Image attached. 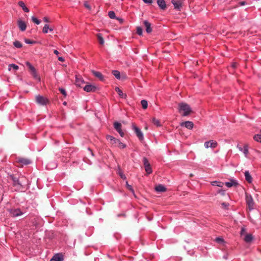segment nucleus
<instances>
[{
  "instance_id": "55",
  "label": "nucleus",
  "mask_w": 261,
  "mask_h": 261,
  "mask_svg": "<svg viewBox=\"0 0 261 261\" xmlns=\"http://www.w3.org/2000/svg\"><path fill=\"white\" fill-rule=\"evenodd\" d=\"M43 20H44V21H45V22H49V19H48L47 17H44V18H43Z\"/></svg>"
},
{
  "instance_id": "8",
  "label": "nucleus",
  "mask_w": 261,
  "mask_h": 261,
  "mask_svg": "<svg viewBox=\"0 0 261 261\" xmlns=\"http://www.w3.org/2000/svg\"><path fill=\"white\" fill-rule=\"evenodd\" d=\"M171 3L173 5L175 9L180 10V8L182 7V0H172Z\"/></svg>"
},
{
  "instance_id": "29",
  "label": "nucleus",
  "mask_w": 261,
  "mask_h": 261,
  "mask_svg": "<svg viewBox=\"0 0 261 261\" xmlns=\"http://www.w3.org/2000/svg\"><path fill=\"white\" fill-rule=\"evenodd\" d=\"M31 74L33 75V76L34 77V78H35V79L38 80V81H40V77L38 75V74H37V72H36V70H34V71H32L31 72Z\"/></svg>"
},
{
  "instance_id": "5",
  "label": "nucleus",
  "mask_w": 261,
  "mask_h": 261,
  "mask_svg": "<svg viewBox=\"0 0 261 261\" xmlns=\"http://www.w3.org/2000/svg\"><path fill=\"white\" fill-rule=\"evenodd\" d=\"M133 129L136 133L137 136L140 141L143 140V134L140 129H139L135 124H133Z\"/></svg>"
},
{
  "instance_id": "39",
  "label": "nucleus",
  "mask_w": 261,
  "mask_h": 261,
  "mask_svg": "<svg viewBox=\"0 0 261 261\" xmlns=\"http://www.w3.org/2000/svg\"><path fill=\"white\" fill-rule=\"evenodd\" d=\"M32 20L33 22L36 23L37 24H39L40 23V20H39L37 18L34 16L32 17Z\"/></svg>"
},
{
  "instance_id": "57",
  "label": "nucleus",
  "mask_w": 261,
  "mask_h": 261,
  "mask_svg": "<svg viewBox=\"0 0 261 261\" xmlns=\"http://www.w3.org/2000/svg\"><path fill=\"white\" fill-rule=\"evenodd\" d=\"M232 66L234 68H236L237 67V64L236 63H233L232 65Z\"/></svg>"
},
{
  "instance_id": "59",
  "label": "nucleus",
  "mask_w": 261,
  "mask_h": 261,
  "mask_svg": "<svg viewBox=\"0 0 261 261\" xmlns=\"http://www.w3.org/2000/svg\"><path fill=\"white\" fill-rule=\"evenodd\" d=\"M238 148L240 150L242 151V148L240 147H239L238 145Z\"/></svg>"
},
{
  "instance_id": "24",
  "label": "nucleus",
  "mask_w": 261,
  "mask_h": 261,
  "mask_svg": "<svg viewBox=\"0 0 261 261\" xmlns=\"http://www.w3.org/2000/svg\"><path fill=\"white\" fill-rule=\"evenodd\" d=\"M11 178L13 181V185L14 186L19 185V186H21V185L20 183L19 179L17 177L12 176H11Z\"/></svg>"
},
{
  "instance_id": "42",
  "label": "nucleus",
  "mask_w": 261,
  "mask_h": 261,
  "mask_svg": "<svg viewBox=\"0 0 261 261\" xmlns=\"http://www.w3.org/2000/svg\"><path fill=\"white\" fill-rule=\"evenodd\" d=\"M118 146L121 148H124L126 147V145L119 141V142L118 144Z\"/></svg>"
},
{
  "instance_id": "52",
  "label": "nucleus",
  "mask_w": 261,
  "mask_h": 261,
  "mask_svg": "<svg viewBox=\"0 0 261 261\" xmlns=\"http://www.w3.org/2000/svg\"><path fill=\"white\" fill-rule=\"evenodd\" d=\"M117 20H119V21L121 23H122L123 22V19L122 18H117Z\"/></svg>"
},
{
  "instance_id": "34",
  "label": "nucleus",
  "mask_w": 261,
  "mask_h": 261,
  "mask_svg": "<svg viewBox=\"0 0 261 261\" xmlns=\"http://www.w3.org/2000/svg\"><path fill=\"white\" fill-rule=\"evenodd\" d=\"M253 139L257 142H261V135H256L254 136Z\"/></svg>"
},
{
  "instance_id": "40",
  "label": "nucleus",
  "mask_w": 261,
  "mask_h": 261,
  "mask_svg": "<svg viewBox=\"0 0 261 261\" xmlns=\"http://www.w3.org/2000/svg\"><path fill=\"white\" fill-rule=\"evenodd\" d=\"M119 142V140L115 138L112 142H111V144L113 145H115V146H118V144Z\"/></svg>"
},
{
  "instance_id": "45",
  "label": "nucleus",
  "mask_w": 261,
  "mask_h": 261,
  "mask_svg": "<svg viewBox=\"0 0 261 261\" xmlns=\"http://www.w3.org/2000/svg\"><path fill=\"white\" fill-rule=\"evenodd\" d=\"M107 140H109L110 141V143H111V142L113 141L115 138L111 136H107Z\"/></svg>"
},
{
  "instance_id": "21",
  "label": "nucleus",
  "mask_w": 261,
  "mask_h": 261,
  "mask_svg": "<svg viewBox=\"0 0 261 261\" xmlns=\"http://www.w3.org/2000/svg\"><path fill=\"white\" fill-rule=\"evenodd\" d=\"M245 179L247 181H248L249 183H251L252 181V178L250 174H249V172L248 171H246L245 172Z\"/></svg>"
},
{
  "instance_id": "62",
  "label": "nucleus",
  "mask_w": 261,
  "mask_h": 261,
  "mask_svg": "<svg viewBox=\"0 0 261 261\" xmlns=\"http://www.w3.org/2000/svg\"><path fill=\"white\" fill-rule=\"evenodd\" d=\"M190 177H193V174H190Z\"/></svg>"
},
{
  "instance_id": "37",
  "label": "nucleus",
  "mask_w": 261,
  "mask_h": 261,
  "mask_svg": "<svg viewBox=\"0 0 261 261\" xmlns=\"http://www.w3.org/2000/svg\"><path fill=\"white\" fill-rule=\"evenodd\" d=\"M48 30H49V25L48 24H45L43 28L42 32H43V33L46 34L48 32Z\"/></svg>"
},
{
  "instance_id": "12",
  "label": "nucleus",
  "mask_w": 261,
  "mask_h": 261,
  "mask_svg": "<svg viewBox=\"0 0 261 261\" xmlns=\"http://www.w3.org/2000/svg\"><path fill=\"white\" fill-rule=\"evenodd\" d=\"M17 24L19 29L21 31H24L26 30L27 25L25 24V22L22 21L21 19H19L17 20Z\"/></svg>"
},
{
  "instance_id": "49",
  "label": "nucleus",
  "mask_w": 261,
  "mask_h": 261,
  "mask_svg": "<svg viewBox=\"0 0 261 261\" xmlns=\"http://www.w3.org/2000/svg\"><path fill=\"white\" fill-rule=\"evenodd\" d=\"M145 3L150 4L152 3V0H142Z\"/></svg>"
},
{
  "instance_id": "51",
  "label": "nucleus",
  "mask_w": 261,
  "mask_h": 261,
  "mask_svg": "<svg viewBox=\"0 0 261 261\" xmlns=\"http://www.w3.org/2000/svg\"><path fill=\"white\" fill-rule=\"evenodd\" d=\"M245 233V229L244 228H242L241 229V236H243L244 233Z\"/></svg>"
},
{
  "instance_id": "58",
  "label": "nucleus",
  "mask_w": 261,
  "mask_h": 261,
  "mask_svg": "<svg viewBox=\"0 0 261 261\" xmlns=\"http://www.w3.org/2000/svg\"><path fill=\"white\" fill-rule=\"evenodd\" d=\"M222 205L225 207L227 206L228 205V204L225 202H223L222 203Z\"/></svg>"
},
{
  "instance_id": "3",
  "label": "nucleus",
  "mask_w": 261,
  "mask_h": 261,
  "mask_svg": "<svg viewBox=\"0 0 261 261\" xmlns=\"http://www.w3.org/2000/svg\"><path fill=\"white\" fill-rule=\"evenodd\" d=\"M143 164L144 166L145 171L147 174H149L152 173V169L148 160L146 158L143 159Z\"/></svg>"
},
{
  "instance_id": "54",
  "label": "nucleus",
  "mask_w": 261,
  "mask_h": 261,
  "mask_svg": "<svg viewBox=\"0 0 261 261\" xmlns=\"http://www.w3.org/2000/svg\"><path fill=\"white\" fill-rule=\"evenodd\" d=\"M239 4L241 6H243L245 4V2H244V1L241 2Z\"/></svg>"
},
{
  "instance_id": "13",
  "label": "nucleus",
  "mask_w": 261,
  "mask_h": 261,
  "mask_svg": "<svg viewBox=\"0 0 261 261\" xmlns=\"http://www.w3.org/2000/svg\"><path fill=\"white\" fill-rule=\"evenodd\" d=\"M143 24L145 27V30L147 33H150L152 32V28H151V23L147 20L143 21Z\"/></svg>"
},
{
  "instance_id": "11",
  "label": "nucleus",
  "mask_w": 261,
  "mask_h": 261,
  "mask_svg": "<svg viewBox=\"0 0 261 261\" xmlns=\"http://www.w3.org/2000/svg\"><path fill=\"white\" fill-rule=\"evenodd\" d=\"M217 142L215 141L211 140L209 141L205 142L204 143V147L206 148H208V147H211L212 148H216L217 146Z\"/></svg>"
},
{
  "instance_id": "27",
  "label": "nucleus",
  "mask_w": 261,
  "mask_h": 261,
  "mask_svg": "<svg viewBox=\"0 0 261 261\" xmlns=\"http://www.w3.org/2000/svg\"><path fill=\"white\" fill-rule=\"evenodd\" d=\"M212 185L216 186L219 187H222L224 183L221 181H214L212 182Z\"/></svg>"
},
{
  "instance_id": "19",
  "label": "nucleus",
  "mask_w": 261,
  "mask_h": 261,
  "mask_svg": "<svg viewBox=\"0 0 261 261\" xmlns=\"http://www.w3.org/2000/svg\"><path fill=\"white\" fill-rule=\"evenodd\" d=\"M156 191L159 192H163L166 191V188L162 185H159L155 188Z\"/></svg>"
},
{
  "instance_id": "31",
  "label": "nucleus",
  "mask_w": 261,
  "mask_h": 261,
  "mask_svg": "<svg viewBox=\"0 0 261 261\" xmlns=\"http://www.w3.org/2000/svg\"><path fill=\"white\" fill-rule=\"evenodd\" d=\"M13 45L16 48H21L22 46V43L19 41H15L13 42Z\"/></svg>"
},
{
  "instance_id": "16",
  "label": "nucleus",
  "mask_w": 261,
  "mask_h": 261,
  "mask_svg": "<svg viewBox=\"0 0 261 261\" xmlns=\"http://www.w3.org/2000/svg\"><path fill=\"white\" fill-rule=\"evenodd\" d=\"M225 184L228 188H230L233 186L237 187L239 185L236 180L233 179L230 180L229 182H225Z\"/></svg>"
},
{
  "instance_id": "48",
  "label": "nucleus",
  "mask_w": 261,
  "mask_h": 261,
  "mask_svg": "<svg viewBox=\"0 0 261 261\" xmlns=\"http://www.w3.org/2000/svg\"><path fill=\"white\" fill-rule=\"evenodd\" d=\"M84 6L87 8L88 9V10H90L91 9V7L90 6V5L87 3V2H85L84 3Z\"/></svg>"
},
{
  "instance_id": "43",
  "label": "nucleus",
  "mask_w": 261,
  "mask_h": 261,
  "mask_svg": "<svg viewBox=\"0 0 261 261\" xmlns=\"http://www.w3.org/2000/svg\"><path fill=\"white\" fill-rule=\"evenodd\" d=\"M126 186H127V188H128V189L129 190H130V191H132L133 193H134V191L133 189L132 188V187L130 185H128L127 181H126Z\"/></svg>"
},
{
  "instance_id": "9",
  "label": "nucleus",
  "mask_w": 261,
  "mask_h": 261,
  "mask_svg": "<svg viewBox=\"0 0 261 261\" xmlns=\"http://www.w3.org/2000/svg\"><path fill=\"white\" fill-rule=\"evenodd\" d=\"M17 163L20 164V165H18V166H22L23 165H28L31 163V161L26 158H18L17 159Z\"/></svg>"
},
{
  "instance_id": "18",
  "label": "nucleus",
  "mask_w": 261,
  "mask_h": 261,
  "mask_svg": "<svg viewBox=\"0 0 261 261\" xmlns=\"http://www.w3.org/2000/svg\"><path fill=\"white\" fill-rule=\"evenodd\" d=\"M92 73L95 77L99 79L100 81H103V76L100 72L92 70Z\"/></svg>"
},
{
  "instance_id": "6",
  "label": "nucleus",
  "mask_w": 261,
  "mask_h": 261,
  "mask_svg": "<svg viewBox=\"0 0 261 261\" xmlns=\"http://www.w3.org/2000/svg\"><path fill=\"white\" fill-rule=\"evenodd\" d=\"M246 201L250 210L253 208L254 202L252 196L250 195L246 194Z\"/></svg>"
},
{
  "instance_id": "46",
  "label": "nucleus",
  "mask_w": 261,
  "mask_h": 261,
  "mask_svg": "<svg viewBox=\"0 0 261 261\" xmlns=\"http://www.w3.org/2000/svg\"><path fill=\"white\" fill-rule=\"evenodd\" d=\"M9 66L13 67L15 70H17L18 69V66L14 64H10Z\"/></svg>"
},
{
  "instance_id": "14",
  "label": "nucleus",
  "mask_w": 261,
  "mask_h": 261,
  "mask_svg": "<svg viewBox=\"0 0 261 261\" xmlns=\"http://www.w3.org/2000/svg\"><path fill=\"white\" fill-rule=\"evenodd\" d=\"M75 84L76 86L81 87V85L84 83V81L80 75L75 76Z\"/></svg>"
},
{
  "instance_id": "4",
  "label": "nucleus",
  "mask_w": 261,
  "mask_h": 261,
  "mask_svg": "<svg viewBox=\"0 0 261 261\" xmlns=\"http://www.w3.org/2000/svg\"><path fill=\"white\" fill-rule=\"evenodd\" d=\"M9 212L11 216L13 217H18L23 214V213L19 208L9 209Z\"/></svg>"
},
{
  "instance_id": "33",
  "label": "nucleus",
  "mask_w": 261,
  "mask_h": 261,
  "mask_svg": "<svg viewBox=\"0 0 261 261\" xmlns=\"http://www.w3.org/2000/svg\"><path fill=\"white\" fill-rule=\"evenodd\" d=\"M26 65L28 66V67L29 69V70L30 72H31L32 71H34L35 70V68L31 64V63L29 62H27L25 63Z\"/></svg>"
},
{
  "instance_id": "32",
  "label": "nucleus",
  "mask_w": 261,
  "mask_h": 261,
  "mask_svg": "<svg viewBox=\"0 0 261 261\" xmlns=\"http://www.w3.org/2000/svg\"><path fill=\"white\" fill-rule=\"evenodd\" d=\"M152 123L157 126H160L161 125L160 120L155 118L152 119Z\"/></svg>"
},
{
  "instance_id": "10",
  "label": "nucleus",
  "mask_w": 261,
  "mask_h": 261,
  "mask_svg": "<svg viewBox=\"0 0 261 261\" xmlns=\"http://www.w3.org/2000/svg\"><path fill=\"white\" fill-rule=\"evenodd\" d=\"M97 89V88L95 86L90 84L86 85L84 87V91L87 92H94L96 91Z\"/></svg>"
},
{
  "instance_id": "2",
  "label": "nucleus",
  "mask_w": 261,
  "mask_h": 261,
  "mask_svg": "<svg viewBox=\"0 0 261 261\" xmlns=\"http://www.w3.org/2000/svg\"><path fill=\"white\" fill-rule=\"evenodd\" d=\"M35 99L36 102L41 105H45L48 102V99L39 95L36 96Z\"/></svg>"
},
{
  "instance_id": "20",
  "label": "nucleus",
  "mask_w": 261,
  "mask_h": 261,
  "mask_svg": "<svg viewBox=\"0 0 261 261\" xmlns=\"http://www.w3.org/2000/svg\"><path fill=\"white\" fill-rule=\"evenodd\" d=\"M63 260V257L60 254H56L53 256V257L51 259V261H62Z\"/></svg>"
},
{
  "instance_id": "25",
  "label": "nucleus",
  "mask_w": 261,
  "mask_h": 261,
  "mask_svg": "<svg viewBox=\"0 0 261 261\" xmlns=\"http://www.w3.org/2000/svg\"><path fill=\"white\" fill-rule=\"evenodd\" d=\"M96 36L99 44L101 45H103L105 43V41L101 35L100 34H97Z\"/></svg>"
},
{
  "instance_id": "7",
  "label": "nucleus",
  "mask_w": 261,
  "mask_h": 261,
  "mask_svg": "<svg viewBox=\"0 0 261 261\" xmlns=\"http://www.w3.org/2000/svg\"><path fill=\"white\" fill-rule=\"evenodd\" d=\"M114 126L115 129L119 133L120 135L123 137L124 136V133L121 129V124L118 122H115L114 123Z\"/></svg>"
},
{
  "instance_id": "60",
  "label": "nucleus",
  "mask_w": 261,
  "mask_h": 261,
  "mask_svg": "<svg viewBox=\"0 0 261 261\" xmlns=\"http://www.w3.org/2000/svg\"><path fill=\"white\" fill-rule=\"evenodd\" d=\"M63 105L66 106V105H67V102L64 101V102H63Z\"/></svg>"
},
{
  "instance_id": "35",
  "label": "nucleus",
  "mask_w": 261,
  "mask_h": 261,
  "mask_svg": "<svg viewBox=\"0 0 261 261\" xmlns=\"http://www.w3.org/2000/svg\"><path fill=\"white\" fill-rule=\"evenodd\" d=\"M215 241L219 244H223L224 243V239L222 238L219 237L216 238L215 239Z\"/></svg>"
},
{
  "instance_id": "56",
  "label": "nucleus",
  "mask_w": 261,
  "mask_h": 261,
  "mask_svg": "<svg viewBox=\"0 0 261 261\" xmlns=\"http://www.w3.org/2000/svg\"><path fill=\"white\" fill-rule=\"evenodd\" d=\"M54 54H56V55H58V54H59V51H58L57 50H55L54 51Z\"/></svg>"
},
{
  "instance_id": "15",
  "label": "nucleus",
  "mask_w": 261,
  "mask_h": 261,
  "mask_svg": "<svg viewBox=\"0 0 261 261\" xmlns=\"http://www.w3.org/2000/svg\"><path fill=\"white\" fill-rule=\"evenodd\" d=\"M157 4L162 10H165L166 9L167 6L164 0H157Z\"/></svg>"
},
{
  "instance_id": "26",
  "label": "nucleus",
  "mask_w": 261,
  "mask_h": 261,
  "mask_svg": "<svg viewBox=\"0 0 261 261\" xmlns=\"http://www.w3.org/2000/svg\"><path fill=\"white\" fill-rule=\"evenodd\" d=\"M244 240L246 243L250 242L252 240V235L251 234H246Z\"/></svg>"
},
{
  "instance_id": "53",
  "label": "nucleus",
  "mask_w": 261,
  "mask_h": 261,
  "mask_svg": "<svg viewBox=\"0 0 261 261\" xmlns=\"http://www.w3.org/2000/svg\"><path fill=\"white\" fill-rule=\"evenodd\" d=\"M58 60H59L60 61H61V62H64V60H64V59L63 57H59L58 58Z\"/></svg>"
},
{
  "instance_id": "41",
  "label": "nucleus",
  "mask_w": 261,
  "mask_h": 261,
  "mask_svg": "<svg viewBox=\"0 0 261 261\" xmlns=\"http://www.w3.org/2000/svg\"><path fill=\"white\" fill-rule=\"evenodd\" d=\"M244 153L245 154V156H246L248 153V145H245L244 147Z\"/></svg>"
},
{
  "instance_id": "38",
  "label": "nucleus",
  "mask_w": 261,
  "mask_h": 261,
  "mask_svg": "<svg viewBox=\"0 0 261 261\" xmlns=\"http://www.w3.org/2000/svg\"><path fill=\"white\" fill-rule=\"evenodd\" d=\"M136 30H137L136 32L139 35L141 36L142 35V29L141 27H137Z\"/></svg>"
},
{
  "instance_id": "28",
  "label": "nucleus",
  "mask_w": 261,
  "mask_h": 261,
  "mask_svg": "<svg viewBox=\"0 0 261 261\" xmlns=\"http://www.w3.org/2000/svg\"><path fill=\"white\" fill-rule=\"evenodd\" d=\"M113 74L117 79H120V73L118 70H113L112 71Z\"/></svg>"
},
{
  "instance_id": "30",
  "label": "nucleus",
  "mask_w": 261,
  "mask_h": 261,
  "mask_svg": "<svg viewBox=\"0 0 261 261\" xmlns=\"http://www.w3.org/2000/svg\"><path fill=\"white\" fill-rule=\"evenodd\" d=\"M141 104L143 109H146L147 108L148 103L146 100H142L141 101Z\"/></svg>"
},
{
  "instance_id": "23",
  "label": "nucleus",
  "mask_w": 261,
  "mask_h": 261,
  "mask_svg": "<svg viewBox=\"0 0 261 261\" xmlns=\"http://www.w3.org/2000/svg\"><path fill=\"white\" fill-rule=\"evenodd\" d=\"M115 91L118 93L119 95L121 96L122 98H126V95L125 94H123L122 90L119 89V88L116 87L115 88Z\"/></svg>"
},
{
  "instance_id": "22",
  "label": "nucleus",
  "mask_w": 261,
  "mask_h": 261,
  "mask_svg": "<svg viewBox=\"0 0 261 261\" xmlns=\"http://www.w3.org/2000/svg\"><path fill=\"white\" fill-rule=\"evenodd\" d=\"M18 5L22 8L23 10L25 12H29V9L25 6L24 3L22 1H20L18 2Z\"/></svg>"
},
{
  "instance_id": "61",
  "label": "nucleus",
  "mask_w": 261,
  "mask_h": 261,
  "mask_svg": "<svg viewBox=\"0 0 261 261\" xmlns=\"http://www.w3.org/2000/svg\"><path fill=\"white\" fill-rule=\"evenodd\" d=\"M49 30L50 31H52L53 30V29H51V28H49Z\"/></svg>"
},
{
  "instance_id": "50",
  "label": "nucleus",
  "mask_w": 261,
  "mask_h": 261,
  "mask_svg": "<svg viewBox=\"0 0 261 261\" xmlns=\"http://www.w3.org/2000/svg\"><path fill=\"white\" fill-rule=\"evenodd\" d=\"M119 173L122 178H123V179L126 178V176L124 174H123L121 172H119Z\"/></svg>"
},
{
  "instance_id": "36",
  "label": "nucleus",
  "mask_w": 261,
  "mask_h": 261,
  "mask_svg": "<svg viewBox=\"0 0 261 261\" xmlns=\"http://www.w3.org/2000/svg\"><path fill=\"white\" fill-rule=\"evenodd\" d=\"M108 15L112 19H114L116 17L115 13L114 11L109 12Z\"/></svg>"
},
{
  "instance_id": "17",
  "label": "nucleus",
  "mask_w": 261,
  "mask_h": 261,
  "mask_svg": "<svg viewBox=\"0 0 261 261\" xmlns=\"http://www.w3.org/2000/svg\"><path fill=\"white\" fill-rule=\"evenodd\" d=\"M183 125H184L186 128H187L189 129H191L193 127V126H194L193 123L191 121H185V122H182L181 124V125L182 126Z\"/></svg>"
},
{
  "instance_id": "1",
  "label": "nucleus",
  "mask_w": 261,
  "mask_h": 261,
  "mask_svg": "<svg viewBox=\"0 0 261 261\" xmlns=\"http://www.w3.org/2000/svg\"><path fill=\"white\" fill-rule=\"evenodd\" d=\"M178 111L184 116H188L191 112V109L189 105L185 102L178 104Z\"/></svg>"
},
{
  "instance_id": "47",
  "label": "nucleus",
  "mask_w": 261,
  "mask_h": 261,
  "mask_svg": "<svg viewBox=\"0 0 261 261\" xmlns=\"http://www.w3.org/2000/svg\"><path fill=\"white\" fill-rule=\"evenodd\" d=\"M25 42L27 44H33L35 43V41H31L28 39H25Z\"/></svg>"
},
{
  "instance_id": "44",
  "label": "nucleus",
  "mask_w": 261,
  "mask_h": 261,
  "mask_svg": "<svg viewBox=\"0 0 261 261\" xmlns=\"http://www.w3.org/2000/svg\"><path fill=\"white\" fill-rule=\"evenodd\" d=\"M59 90L61 92V93L64 95V96H66L67 95L65 89L63 88H60Z\"/></svg>"
}]
</instances>
